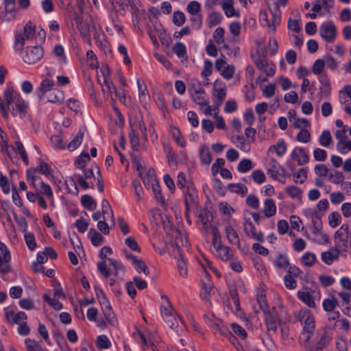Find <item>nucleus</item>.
Masks as SVG:
<instances>
[{"mask_svg": "<svg viewBox=\"0 0 351 351\" xmlns=\"http://www.w3.org/2000/svg\"><path fill=\"white\" fill-rule=\"evenodd\" d=\"M298 319L303 325L302 331L300 335V341L307 343L311 338L315 328V318L311 311L304 308L298 312Z\"/></svg>", "mask_w": 351, "mask_h": 351, "instance_id": "f257e3e1", "label": "nucleus"}, {"mask_svg": "<svg viewBox=\"0 0 351 351\" xmlns=\"http://www.w3.org/2000/svg\"><path fill=\"white\" fill-rule=\"evenodd\" d=\"M269 10L272 15V21L270 22L268 21L265 10H261L260 19L265 21L269 29V32L274 33L276 26L280 23L281 12L279 9L278 2H274L271 5H269Z\"/></svg>", "mask_w": 351, "mask_h": 351, "instance_id": "f03ea898", "label": "nucleus"}, {"mask_svg": "<svg viewBox=\"0 0 351 351\" xmlns=\"http://www.w3.org/2000/svg\"><path fill=\"white\" fill-rule=\"evenodd\" d=\"M75 21L77 24L80 34L85 40L89 41V34L90 31L96 30L95 23L90 16L86 18L84 21L80 14L75 13Z\"/></svg>", "mask_w": 351, "mask_h": 351, "instance_id": "7ed1b4c3", "label": "nucleus"}, {"mask_svg": "<svg viewBox=\"0 0 351 351\" xmlns=\"http://www.w3.org/2000/svg\"><path fill=\"white\" fill-rule=\"evenodd\" d=\"M44 55L43 49L40 46L27 47L23 60L26 64H34L40 60Z\"/></svg>", "mask_w": 351, "mask_h": 351, "instance_id": "20e7f679", "label": "nucleus"}, {"mask_svg": "<svg viewBox=\"0 0 351 351\" xmlns=\"http://www.w3.org/2000/svg\"><path fill=\"white\" fill-rule=\"evenodd\" d=\"M265 314V322L269 331L276 332L278 323L280 322L276 308L273 306L271 308L263 312Z\"/></svg>", "mask_w": 351, "mask_h": 351, "instance_id": "39448f33", "label": "nucleus"}, {"mask_svg": "<svg viewBox=\"0 0 351 351\" xmlns=\"http://www.w3.org/2000/svg\"><path fill=\"white\" fill-rule=\"evenodd\" d=\"M321 37L327 43H332L337 36V29L332 22L323 23L319 27Z\"/></svg>", "mask_w": 351, "mask_h": 351, "instance_id": "423d86ee", "label": "nucleus"}, {"mask_svg": "<svg viewBox=\"0 0 351 351\" xmlns=\"http://www.w3.org/2000/svg\"><path fill=\"white\" fill-rule=\"evenodd\" d=\"M252 58L256 66H269L267 59V49L264 45L259 43L255 53H252Z\"/></svg>", "mask_w": 351, "mask_h": 351, "instance_id": "0eeeda50", "label": "nucleus"}, {"mask_svg": "<svg viewBox=\"0 0 351 351\" xmlns=\"http://www.w3.org/2000/svg\"><path fill=\"white\" fill-rule=\"evenodd\" d=\"M306 213L311 218L313 233L315 234H319L322 228V217L324 214L315 210H308L306 211Z\"/></svg>", "mask_w": 351, "mask_h": 351, "instance_id": "6e6552de", "label": "nucleus"}, {"mask_svg": "<svg viewBox=\"0 0 351 351\" xmlns=\"http://www.w3.org/2000/svg\"><path fill=\"white\" fill-rule=\"evenodd\" d=\"M5 318L11 324H20L27 319V315L23 311L15 313L14 311H6Z\"/></svg>", "mask_w": 351, "mask_h": 351, "instance_id": "1a4fd4ad", "label": "nucleus"}, {"mask_svg": "<svg viewBox=\"0 0 351 351\" xmlns=\"http://www.w3.org/2000/svg\"><path fill=\"white\" fill-rule=\"evenodd\" d=\"M189 92L193 100L197 105H208L209 102L204 99L205 91L199 85L197 88L189 89Z\"/></svg>", "mask_w": 351, "mask_h": 351, "instance_id": "9d476101", "label": "nucleus"}, {"mask_svg": "<svg viewBox=\"0 0 351 351\" xmlns=\"http://www.w3.org/2000/svg\"><path fill=\"white\" fill-rule=\"evenodd\" d=\"M197 195L196 190L191 186L188 187L187 191L185 192L184 204L186 208L185 215L186 217L189 215L190 205L195 204L197 202Z\"/></svg>", "mask_w": 351, "mask_h": 351, "instance_id": "9b49d317", "label": "nucleus"}, {"mask_svg": "<svg viewBox=\"0 0 351 351\" xmlns=\"http://www.w3.org/2000/svg\"><path fill=\"white\" fill-rule=\"evenodd\" d=\"M54 86V82L49 79H45L42 81L39 88L36 90L38 97L40 101H43L45 99V94L51 91L52 87Z\"/></svg>", "mask_w": 351, "mask_h": 351, "instance_id": "f8f14e48", "label": "nucleus"}, {"mask_svg": "<svg viewBox=\"0 0 351 351\" xmlns=\"http://www.w3.org/2000/svg\"><path fill=\"white\" fill-rule=\"evenodd\" d=\"M3 97L4 101L7 104V108L10 109V106L12 104H16L19 99H21V96L19 93L14 92L12 88H6L3 92Z\"/></svg>", "mask_w": 351, "mask_h": 351, "instance_id": "ddd939ff", "label": "nucleus"}, {"mask_svg": "<svg viewBox=\"0 0 351 351\" xmlns=\"http://www.w3.org/2000/svg\"><path fill=\"white\" fill-rule=\"evenodd\" d=\"M233 3V0H223L221 3V8L227 17L236 16L239 18L240 14L234 10Z\"/></svg>", "mask_w": 351, "mask_h": 351, "instance_id": "4468645a", "label": "nucleus"}, {"mask_svg": "<svg viewBox=\"0 0 351 351\" xmlns=\"http://www.w3.org/2000/svg\"><path fill=\"white\" fill-rule=\"evenodd\" d=\"M110 265L113 267L112 274L120 278L121 280H123V276L125 274V267L123 264L117 261L112 258H108Z\"/></svg>", "mask_w": 351, "mask_h": 351, "instance_id": "2eb2a0df", "label": "nucleus"}, {"mask_svg": "<svg viewBox=\"0 0 351 351\" xmlns=\"http://www.w3.org/2000/svg\"><path fill=\"white\" fill-rule=\"evenodd\" d=\"M178 253V256H176L178 259V268L179 270V273L182 276H187V269L186 263L183 259V256L180 252V247L178 246V244L175 245V252Z\"/></svg>", "mask_w": 351, "mask_h": 351, "instance_id": "dca6fc26", "label": "nucleus"}, {"mask_svg": "<svg viewBox=\"0 0 351 351\" xmlns=\"http://www.w3.org/2000/svg\"><path fill=\"white\" fill-rule=\"evenodd\" d=\"M339 254L338 252L332 250V247H331L329 250L322 253L321 258L323 262L330 265L333 261L338 260Z\"/></svg>", "mask_w": 351, "mask_h": 351, "instance_id": "f3484780", "label": "nucleus"}, {"mask_svg": "<svg viewBox=\"0 0 351 351\" xmlns=\"http://www.w3.org/2000/svg\"><path fill=\"white\" fill-rule=\"evenodd\" d=\"M64 99V92L55 88L49 93L47 97V101L50 103H62Z\"/></svg>", "mask_w": 351, "mask_h": 351, "instance_id": "a211bd4d", "label": "nucleus"}, {"mask_svg": "<svg viewBox=\"0 0 351 351\" xmlns=\"http://www.w3.org/2000/svg\"><path fill=\"white\" fill-rule=\"evenodd\" d=\"M334 241H335V246L332 247V250L337 251L339 254L348 252V235H346L345 238H343V239H340L338 240H335Z\"/></svg>", "mask_w": 351, "mask_h": 351, "instance_id": "6ab92c4d", "label": "nucleus"}, {"mask_svg": "<svg viewBox=\"0 0 351 351\" xmlns=\"http://www.w3.org/2000/svg\"><path fill=\"white\" fill-rule=\"evenodd\" d=\"M276 206L275 202L271 199H267L264 202L263 213L266 217H271L276 214Z\"/></svg>", "mask_w": 351, "mask_h": 351, "instance_id": "aec40b11", "label": "nucleus"}, {"mask_svg": "<svg viewBox=\"0 0 351 351\" xmlns=\"http://www.w3.org/2000/svg\"><path fill=\"white\" fill-rule=\"evenodd\" d=\"M199 158L202 164L209 165L212 161L211 152L207 145H203L199 149Z\"/></svg>", "mask_w": 351, "mask_h": 351, "instance_id": "412c9836", "label": "nucleus"}, {"mask_svg": "<svg viewBox=\"0 0 351 351\" xmlns=\"http://www.w3.org/2000/svg\"><path fill=\"white\" fill-rule=\"evenodd\" d=\"M82 206L88 210H94L97 207V202L93 197L89 195H83L81 197Z\"/></svg>", "mask_w": 351, "mask_h": 351, "instance_id": "4be33fe9", "label": "nucleus"}, {"mask_svg": "<svg viewBox=\"0 0 351 351\" xmlns=\"http://www.w3.org/2000/svg\"><path fill=\"white\" fill-rule=\"evenodd\" d=\"M226 234L228 240L230 243L232 244H237L239 246L240 245V241L239 238V235L235 231V230L231 226H228L226 227Z\"/></svg>", "mask_w": 351, "mask_h": 351, "instance_id": "5701e85b", "label": "nucleus"}, {"mask_svg": "<svg viewBox=\"0 0 351 351\" xmlns=\"http://www.w3.org/2000/svg\"><path fill=\"white\" fill-rule=\"evenodd\" d=\"M88 236L90 239L91 243L94 246L100 245L104 240L103 236L94 228L89 230Z\"/></svg>", "mask_w": 351, "mask_h": 351, "instance_id": "b1692460", "label": "nucleus"}, {"mask_svg": "<svg viewBox=\"0 0 351 351\" xmlns=\"http://www.w3.org/2000/svg\"><path fill=\"white\" fill-rule=\"evenodd\" d=\"M201 286L203 291L201 292L200 297L205 301H209V295L213 289V283L208 278L206 281H202Z\"/></svg>", "mask_w": 351, "mask_h": 351, "instance_id": "393cba45", "label": "nucleus"}, {"mask_svg": "<svg viewBox=\"0 0 351 351\" xmlns=\"http://www.w3.org/2000/svg\"><path fill=\"white\" fill-rule=\"evenodd\" d=\"M274 150L278 156H283L287 151V145L283 139H280L276 145L270 146L269 151Z\"/></svg>", "mask_w": 351, "mask_h": 351, "instance_id": "a878e982", "label": "nucleus"}, {"mask_svg": "<svg viewBox=\"0 0 351 351\" xmlns=\"http://www.w3.org/2000/svg\"><path fill=\"white\" fill-rule=\"evenodd\" d=\"M137 85L140 101H145L149 97L147 95V86L144 82L140 79H137Z\"/></svg>", "mask_w": 351, "mask_h": 351, "instance_id": "bb28decb", "label": "nucleus"}, {"mask_svg": "<svg viewBox=\"0 0 351 351\" xmlns=\"http://www.w3.org/2000/svg\"><path fill=\"white\" fill-rule=\"evenodd\" d=\"M228 189L232 193L244 195L247 192V188L243 184L240 183H231L228 185Z\"/></svg>", "mask_w": 351, "mask_h": 351, "instance_id": "cd10ccee", "label": "nucleus"}, {"mask_svg": "<svg viewBox=\"0 0 351 351\" xmlns=\"http://www.w3.org/2000/svg\"><path fill=\"white\" fill-rule=\"evenodd\" d=\"M275 265L282 269H286L289 266V260L288 257L285 254H278L274 261Z\"/></svg>", "mask_w": 351, "mask_h": 351, "instance_id": "c85d7f7f", "label": "nucleus"}, {"mask_svg": "<svg viewBox=\"0 0 351 351\" xmlns=\"http://www.w3.org/2000/svg\"><path fill=\"white\" fill-rule=\"evenodd\" d=\"M319 143L323 146L328 147L332 142V138L330 131L324 130L319 137Z\"/></svg>", "mask_w": 351, "mask_h": 351, "instance_id": "c756f323", "label": "nucleus"}, {"mask_svg": "<svg viewBox=\"0 0 351 351\" xmlns=\"http://www.w3.org/2000/svg\"><path fill=\"white\" fill-rule=\"evenodd\" d=\"M38 184H37V190L40 191V193L45 195L47 197H51L53 195V191L50 186L46 183H45L41 178L38 181Z\"/></svg>", "mask_w": 351, "mask_h": 351, "instance_id": "7c9ffc66", "label": "nucleus"}, {"mask_svg": "<svg viewBox=\"0 0 351 351\" xmlns=\"http://www.w3.org/2000/svg\"><path fill=\"white\" fill-rule=\"evenodd\" d=\"M90 160L89 154L86 152H82L75 160V165L78 169H84L86 163Z\"/></svg>", "mask_w": 351, "mask_h": 351, "instance_id": "2f4dec72", "label": "nucleus"}, {"mask_svg": "<svg viewBox=\"0 0 351 351\" xmlns=\"http://www.w3.org/2000/svg\"><path fill=\"white\" fill-rule=\"evenodd\" d=\"M298 298L302 300L304 303H305L309 307H314L315 306V302L313 299L311 295L308 292L298 291Z\"/></svg>", "mask_w": 351, "mask_h": 351, "instance_id": "473e14b6", "label": "nucleus"}, {"mask_svg": "<svg viewBox=\"0 0 351 351\" xmlns=\"http://www.w3.org/2000/svg\"><path fill=\"white\" fill-rule=\"evenodd\" d=\"M162 298L165 300L167 305L169 307L165 306H160V313L163 317V319L166 317H172V312L171 311H173V308L171 305V301L169 299V298L166 295L162 296Z\"/></svg>", "mask_w": 351, "mask_h": 351, "instance_id": "72a5a7b5", "label": "nucleus"}, {"mask_svg": "<svg viewBox=\"0 0 351 351\" xmlns=\"http://www.w3.org/2000/svg\"><path fill=\"white\" fill-rule=\"evenodd\" d=\"M16 14L15 5H5V12L0 14V16L5 21H11Z\"/></svg>", "mask_w": 351, "mask_h": 351, "instance_id": "f704fd0d", "label": "nucleus"}, {"mask_svg": "<svg viewBox=\"0 0 351 351\" xmlns=\"http://www.w3.org/2000/svg\"><path fill=\"white\" fill-rule=\"evenodd\" d=\"M101 310L107 322L112 326H116L117 324V320L114 317L111 306L110 307L104 308Z\"/></svg>", "mask_w": 351, "mask_h": 351, "instance_id": "c9c22d12", "label": "nucleus"}, {"mask_svg": "<svg viewBox=\"0 0 351 351\" xmlns=\"http://www.w3.org/2000/svg\"><path fill=\"white\" fill-rule=\"evenodd\" d=\"M254 165L251 160L243 158L239 163L237 170L241 173H245L252 169Z\"/></svg>", "mask_w": 351, "mask_h": 351, "instance_id": "e433bc0d", "label": "nucleus"}, {"mask_svg": "<svg viewBox=\"0 0 351 351\" xmlns=\"http://www.w3.org/2000/svg\"><path fill=\"white\" fill-rule=\"evenodd\" d=\"M330 341L331 337L326 331H324L323 335L316 344V351L322 350L324 347L330 343Z\"/></svg>", "mask_w": 351, "mask_h": 351, "instance_id": "4c0bfd02", "label": "nucleus"}, {"mask_svg": "<svg viewBox=\"0 0 351 351\" xmlns=\"http://www.w3.org/2000/svg\"><path fill=\"white\" fill-rule=\"evenodd\" d=\"M335 60L330 56H324L323 58L317 60L313 66H336Z\"/></svg>", "mask_w": 351, "mask_h": 351, "instance_id": "58836bf2", "label": "nucleus"}, {"mask_svg": "<svg viewBox=\"0 0 351 351\" xmlns=\"http://www.w3.org/2000/svg\"><path fill=\"white\" fill-rule=\"evenodd\" d=\"M322 306L326 311H333L338 306L337 300L335 297L324 300Z\"/></svg>", "mask_w": 351, "mask_h": 351, "instance_id": "ea45409f", "label": "nucleus"}, {"mask_svg": "<svg viewBox=\"0 0 351 351\" xmlns=\"http://www.w3.org/2000/svg\"><path fill=\"white\" fill-rule=\"evenodd\" d=\"M152 190L154 193V196L156 199L162 206H165V199L163 195H162L160 186L158 184V182H155V183L152 184Z\"/></svg>", "mask_w": 351, "mask_h": 351, "instance_id": "a19ab883", "label": "nucleus"}, {"mask_svg": "<svg viewBox=\"0 0 351 351\" xmlns=\"http://www.w3.org/2000/svg\"><path fill=\"white\" fill-rule=\"evenodd\" d=\"M171 134L173 139L176 141L177 144L181 147H184L186 145V141L181 134L179 128L174 127L171 129Z\"/></svg>", "mask_w": 351, "mask_h": 351, "instance_id": "79ce46f5", "label": "nucleus"}, {"mask_svg": "<svg viewBox=\"0 0 351 351\" xmlns=\"http://www.w3.org/2000/svg\"><path fill=\"white\" fill-rule=\"evenodd\" d=\"M215 250L217 252V256L223 261H228L232 256L231 250L227 246L222 245Z\"/></svg>", "mask_w": 351, "mask_h": 351, "instance_id": "37998d69", "label": "nucleus"}, {"mask_svg": "<svg viewBox=\"0 0 351 351\" xmlns=\"http://www.w3.org/2000/svg\"><path fill=\"white\" fill-rule=\"evenodd\" d=\"M33 171L35 173L43 174L47 177L51 176V171L48 164L47 162H43L42 160L40 161L39 165L34 169Z\"/></svg>", "mask_w": 351, "mask_h": 351, "instance_id": "c03bdc74", "label": "nucleus"}, {"mask_svg": "<svg viewBox=\"0 0 351 351\" xmlns=\"http://www.w3.org/2000/svg\"><path fill=\"white\" fill-rule=\"evenodd\" d=\"M35 34V27L33 25L31 21H29L25 24L23 27V33L22 35L26 40H29L34 37Z\"/></svg>", "mask_w": 351, "mask_h": 351, "instance_id": "a18cd8bd", "label": "nucleus"}, {"mask_svg": "<svg viewBox=\"0 0 351 351\" xmlns=\"http://www.w3.org/2000/svg\"><path fill=\"white\" fill-rule=\"evenodd\" d=\"M337 149L342 154H345L348 151H351V141L347 138L342 141H338L337 143Z\"/></svg>", "mask_w": 351, "mask_h": 351, "instance_id": "49530a36", "label": "nucleus"}, {"mask_svg": "<svg viewBox=\"0 0 351 351\" xmlns=\"http://www.w3.org/2000/svg\"><path fill=\"white\" fill-rule=\"evenodd\" d=\"M84 134L80 131L77 134V135L73 138V140L69 143L67 148L70 151H73L76 149L80 145L82 142Z\"/></svg>", "mask_w": 351, "mask_h": 351, "instance_id": "de8ad7c7", "label": "nucleus"}, {"mask_svg": "<svg viewBox=\"0 0 351 351\" xmlns=\"http://www.w3.org/2000/svg\"><path fill=\"white\" fill-rule=\"evenodd\" d=\"M341 221V217L338 212H332L328 215V224L334 228L338 226Z\"/></svg>", "mask_w": 351, "mask_h": 351, "instance_id": "09e8293b", "label": "nucleus"}, {"mask_svg": "<svg viewBox=\"0 0 351 351\" xmlns=\"http://www.w3.org/2000/svg\"><path fill=\"white\" fill-rule=\"evenodd\" d=\"M65 185L69 193L74 195H77L79 190L76 184L75 180L73 177H70L69 179L65 180Z\"/></svg>", "mask_w": 351, "mask_h": 351, "instance_id": "8fccbe9b", "label": "nucleus"}, {"mask_svg": "<svg viewBox=\"0 0 351 351\" xmlns=\"http://www.w3.org/2000/svg\"><path fill=\"white\" fill-rule=\"evenodd\" d=\"M216 70L222 75L226 80H230L232 78L234 73V67H215Z\"/></svg>", "mask_w": 351, "mask_h": 351, "instance_id": "3c124183", "label": "nucleus"}, {"mask_svg": "<svg viewBox=\"0 0 351 351\" xmlns=\"http://www.w3.org/2000/svg\"><path fill=\"white\" fill-rule=\"evenodd\" d=\"M104 85L102 86V90L104 93H107L108 95H109L112 100H114L112 97V93H116L117 89L114 86L113 82L111 80H105L104 82Z\"/></svg>", "mask_w": 351, "mask_h": 351, "instance_id": "603ef678", "label": "nucleus"}, {"mask_svg": "<svg viewBox=\"0 0 351 351\" xmlns=\"http://www.w3.org/2000/svg\"><path fill=\"white\" fill-rule=\"evenodd\" d=\"M222 18L221 13L213 12L208 17V23L210 27L217 25L221 22Z\"/></svg>", "mask_w": 351, "mask_h": 351, "instance_id": "864d4df0", "label": "nucleus"}, {"mask_svg": "<svg viewBox=\"0 0 351 351\" xmlns=\"http://www.w3.org/2000/svg\"><path fill=\"white\" fill-rule=\"evenodd\" d=\"M158 35L162 45L169 47L171 43V36L164 29L158 30Z\"/></svg>", "mask_w": 351, "mask_h": 351, "instance_id": "5fc2aeb1", "label": "nucleus"}, {"mask_svg": "<svg viewBox=\"0 0 351 351\" xmlns=\"http://www.w3.org/2000/svg\"><path fill=\"white\" fill-rule=\"evenodd\" d=\"M54 54L59 58V62L61 64L67 63L66 56L64 55V50L62 45H57L53 49Z\"/></svg>", "mask_w": 351, "mask_h": 351, "instance_id": "6e6d98bb", "label": "nucleus"}, {"mask_svg": "<svg viewBox=\"0 0 351 351\" xmlns=\"http://www.w3.org/2000/svg\"><path fill=\"white\" fill-rule=\"evenodd\" d=\"M16 108L17 112L19 114L21 119H24L26 117V109L27 108V103L22 99V98L19 99V100L14 104Z\"/></svg>", "mask_w": 351, "mask_h": 351, "instance_id": "4d7b16f0", "label": "nucleus"}, {"mask_svg": "<svg viewBox=\"0 0 351 351\" xmlns=\"http://www.w3.org/2000/svg\"><path fill=\"white\" fill-rule=\"evenodd\" d=\"M213 231V245L215 250L221 247L223 245L221 241V237L219 230L216 226L212 227Z\"/></svg>", "mask_w": 351, "mask_h": 351, "instance_id": "13d9d810", "label": "nucleus"}, {"mask_svg": "<svg viewBox=\"0 0 351 351\" xmlns=\"http://www.w3.org/2000/svg\"><path fill=\"white\" fill-rule=\"evenodd\" d=\"M186 21L185 14L181 11H176L173 15V23L177 26L182 25Z\"/></svg>", "mask_w": 351, "mask_h": 351, "instance_id": "bf43d9fd", "label": "nucleus"}, {"mask_svg": "<svg viewBox=\"0 0 351 351\" xmlns=\"http://www.w3.org/2000/svg\"><path fill=\"white\" fill-rule=\"evenodd\" d=\"M136 269V271L138 273L143 272L146 276L149 275V271L142 259H138L135 261V264H132Z\"/></svg>", "mask_w": 351, "mask_h": 351, "instance_id": "052dcab7", "label": "nucleus"}, {"mask_svg": "<svg viewBox=\"0 0 351 351\" xmlns=\"http://www.w3.org/2000/svg\"><path fill=\"white\" fill-rule=\"evenodd\" d=\"M316 260V256L311 252H306L301 258L302 263L308 267L312 266Z\"/></svg>", "mask_w": 351, "mask_h": 351, "instance_id": "680f3d73", "label": "nucleus"}, {"mask_svg": "<svg viewBox=\"0 0 351 351\" xmlns=\"http://www.w3.org/2000/svg\"><path fill=\"white\" fill-rule=\"evenodd\" d=\"M164 152L166 154L168 162H176V154L173 152L172 147L169 144H165L163 146Z\"/></svg>", "mask_w": 351, "mask_h": 351, "instance_id": "e2e57ef3", "label": "nucleus"}, {"mask_svg": "<svg viewBox=\"0 0 351 351\" xmlns=\"http://www.w3.org/2000/svg\"><path fill=\"white\" fill-rule=\"evenodd\" d=\"M252 178L259 184L263 183L266 180L264 172L260 169H256L252 173Z\"/></svg>", "mask_w": 351, "mask_h": 351, "instance_id": "0e129e2a", "label": "nucleus"}, {"mask_svg": "<svg viewBox=\"0 0 351 351\" xmlns=\"http://www.w3.org/2000/svg\"><path fill=\"white\" fill-rule=\"evenodd\" d=\"M110 341L106 335H99L97 337V347L98 348L107 349L110 348Z\"/></svg>", "mask_w": 351, "mask_h": 351, "instance_id": "69168bd1", "label": "nucleus"}, {"mask_svg": "<svg viewBox=\"0 0 351 351\" xmlns=\"http://www.w3.org/2000/svg\"><path fill=\"white\" fill-rule=\"evenodd\" d=\"M344 176L343 174L338 171H335L333 173H330L329 176V180L335 184H340L343 182L344 180Z\"/></svg>", "mask_w": 351, "mask_h": 351, "instance_id": "338daca9", "label": "nucleus"}, {"mask_svg": "<svg viewBox=\"0 0 351 351\" xmlns=\"http://www.w3.org/2000/svg\"><path fill=\"white\" fill-rule=\"evenodd\" d=\"M26 39L22 35L21 33H16L15 34V40H14V49L16 51H21L23 49L25 41Z\"/></svg>", "mask_w": 351, "mask_h": 351, "instance_id": "774afa93", "label": "nucleus"}]
</instances>
